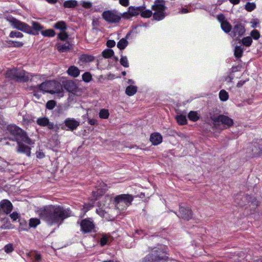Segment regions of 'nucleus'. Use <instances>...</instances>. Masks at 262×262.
<instances>
[{"mask_svg":"<svg viewBox=\"0 0 262 262\" xmlns=\"http://www.w3.org/2000/svg\"><path fill=\"white\" fill-rule=\"evenodd\" d=\"M39 216L50 225H59L71 215V211L60 206L49 205L39 209Z\"/></svg>","mask_w":262,"mask_h":262,"instance_id":"obj_1","label":"nucleus"},{"mask_svg":"<svg viewBox=\"0 0 262 262\" xmlns=\"http://www.w3.org/2000/svg\"><path fill=\"white\" fill-rule=\"evenodd\" d=\"M8 129L10 134L15 137L18 145L17 151L30 156L31 147L33 146L34 142L28 137L25 132L16 125H10Z\"/></svg>","mask_w":262,"mask_h":262,"instance_id":"obj_2","label":"nucleus"},{"mask_svg":"<svg viewBox=\"0 0 262 262\" xmlns=\"http://www.w3.org/2000/svg\"><path fill=\"white\" fill-rule=\"evenodd\" d=\"M172 259L168 256V248L163 245H159L151 249V253L147 255L142 262H171Z\"/></svg>","mask_w":262,"mask_h":262,"instance_id":"obj_3","label":"nucleus"},{"mask_svg":"<svg viewBox=\"0 0 262 262\" xmlns=\"http://www.w3.org/2000/svg\"><path fill=\"white\" fill-rule=\"evenodd\" d=\"M5 19L14 28L29 34H32L33 35L37 34V32L35 33L33 32L32 28L28 25L16 19L11 15L7 16L5 17ZM32 26L33 30L36 32H38L43 28L40 24L36 21H32Z\"/></svg>","mask_w":262,"mask_h":262,"instance_id":"obj_4","label":"nucleus"},{"mask_svg":"<svg viewBox=\"0 0 262 262\" xmlns=\"http://www.w3.org/2000/svg\"><path fill=\"white\" fill-rule=\"evenodd\" d=\"M152 9L155 11L153 17L157 20L163 19L165 16V3L163 1L158 0L155 2L152 6ZM141 16L144 18H149L152 15V12L150 10H145V7L142 6V11L140 13Z\"/></svg>","mask_w":262,"mask_h":262,"instance_id":"obj_5","label":"nucleus"},{"mask_svg":"<svg viewBox=\"0 0 262 262\" xmlns=\"http://www.w3.org/2000/svg\"><path fill=\"white\" fill-rule=\"evenodd\" d=\"M37 88L43 92L56 94L59 98L63 96V89L62 85L59 82L56 81H48L42 82Z\"/></svg>","mask_w":262,"mask_h":262,"instance_id":"obj_6","label":"nucleus"},{"mask_svg":"<svg viewBox=\"0 0 262 262\" xmlns=\"http://www.w3.org/2000/svg\"><path fill=\"white\" fill-rule=\"evenodd\" d=\"M134 197L129 194H122L116 195L114 199L115 209L118 212L125 210L132 204Z\"/></svg>","mask_w":262,"mask_h":262,"instance_id":"obj_7","label":"nucleus"},{"mask_svg":"<svg viewBox=\"0 0 262 262\" xmlns=\"http://www.w3.org/2000/svg\"><path fill=\"white\" fill-rule=\"evenodd\" d=\"M210 118L215 128H219L221 124L228 127L233 124V120L227 116L220 115L218 116H211Z\"/></svg>","mask_w":262,"mask_h":262,"instance_id":"obj_8","label":"nucleus"},{"mask_svg":"<svg viewBox=\"0 0 262 262\" xmlns=\"http://www.w3.org/2000/svg\"><path fill=\"white\" fill-rule=\"evenodd\" d=\"M121 14L113 11H106L102 13V17L106 21L111 23H118L121 18Z\"/></svg>","mask_w":262,"mask_h":262,"instance_id":"obj_9","label":"nucleus"},{"mask_svg":"<svg viewBox=\"0 0 262 262\" xmlns=\"http://www.w3.org/2000/svg\"><path fill=\"white\" fill-rule=\"evenodd\" d=\"M81 230L84 233H89L95 231V227L93 221L91 219H84L80 223Z\"/></svg>","mask_w":262,"mask_h":262,"instance_id":"obj_10","label":"nucleus"},{"mask_svg":"<svg viewBox=\"0 0 262 262\" xmlns=\"http://www.w3.org/2000/svg\"><path fill=\"white\" fill-rule=\"evenodd\" d=\"M245 32V29L244 26L241 24H237L234 25V27L231 31L230 35L235 39H238L239 37L243 36Z\"/></svg>","mask_w":262,"mask_h":262,"instance_id":"obj_11","label":"nucleus"},{"mask_svg":"<svg viewBox=\"0 0 262 262\" xmlns=\"http://www.w3.org/2000/svg\"><path fill=\"white\" fill-rule=\"evenodd\" d=\"M37 75L33 77V76L28 72L22 70H18L16 75V80L18 81L26 82L29 80H32L33 78H37Z\"/></svg>","mask_w":262,"mask_h":262,"instance_id":"obj_12","label":"nucleus"},{"mask_svg":"<svg viewBox=\"0 0 262 262\" xmlns=\"http://www.w3.org/2000/svg\"><path fill=\"white\" fill-rule=\"evenodd\" d=\"M142 11V6L134 7L130 6L127 13L123 14V16L126 18H129L130 17L135 16L140 14Z\"/></svg>","mask_w":262,"mask_h":262,"instance_id":"obj_13","label":"nucleus"},{"mask_svg":"<svg viewBox=\"0 0 262 262\" xmlns=\"http://www.w3.org/2000/svg\"><path fill=\"white\" fill-rule=\"evenodd\" d=\"M178 216L189 220L192 217V212L189 207H180L179 215Z\"/></svg>","mask_w":262,"mask_h":262,"instance_id":"obj_14","label":"nucleus"},{"mask_svg":"<svg viewBox=\"0 0 262 262\" xmlns=\"http://www.w3.org/2000/svg\"><path fill=\"white\" fill-rule=\"evenodd\" d=\"M64 124L66 126L71 130L76 129L80 125L79 122L76 120L74 118H67L64 121Z\"/></svg>","mask_w":262,"mask_h":262,"instance_id":"obj_15","label":"nucleus"},{"mask_svg":"<svg viewBox=\"0 0 262 262\" xmlns=\"http://www.w3.org/2000/svg\"><path fill=\"white\" fill-rule=\"evenodd\" d=\"M224 17L223 15H219L218 19L221 23V26L222 30L225 33H229L231 31V25L226 20H224Z\"/></svg>","mask_w":262,"mask_h":262,"instance_id":"obj_16","label":"nucleus"},{"mask_svg":"<svg viewBox=\"0 0 262 262\" xmlns=\"http://www.w3.org/2000/svg\"><path fill=\"white\" fill-rule=\"evenodd\" d=\"M1 209L7 214L9 213L12 210V205L8 200H4L0 203Z\"/></svg>","mask_w":262,"mask_h":262,"instance_id":"obj_17","label":"nucleus"},{"mask_svg":"<svg viewBox=\"0 0 262 262\" xmlns=\"http://www.w3.org/2000/svg\"><path fill=\"white\" fill-rule=\"evenodd\" d=\"M36 122L38 125L41 126H48L49 129L53 128L54 125L52 123L50 122L49 120L46 117L39 118L37 119Z\"/></svg>","mask_w":262,"mask_h":262,"instance_id":"obj_18","label":"nucleus"},{"mask_svg":"<svg viewBox=\"0 0 262 262\" xmlns=\"http://www.w3.org/2000/svg\"><path fill=\"white\" fill-rule=\"evenodd\" d=\"M150 141L154 145L160 144L162 141V137L159 133L151 134L150 137Z\"/></svg>","mask_w":262,"mask_h":262,"instance_id":"obj_19","label":"nucleus"},{"mask_svg":"<svg viewBox=\"0 0 262 262\" xmlns=\"http://www.w3.org/2000/svg\"><path fill=\"white\" fill-rule=\"evenodd\" d=\"M71 45L69 42H66L64 43L59 42L57 45V50L60 52H66L71 49Z\"/></svg>","mask_w":262,"mask_h":262,"instance_id":"obj_20","label":"nucleus"},{"mask_svg":"<svg viewBox=\"0 0 262 262\" xmlns=\"http://www.w3.org/2000/svg\"><path fill=\"white\" fill-rule=\"evenodd\" d=\"M68 73L69 75L74 77H77L80 74V71L78 68L75 66H71L68 70Z\"/></svg>","mask_w":262,"mask_h":262,"instance_id":"obj_21","label":"nucleus"},{"mask_svg":"<svg viewBox=\"0 0 262 262\" xmlns=\"http://www.w3.org/2000/svg\"><path fill=\"white\" fill-rule=\"evenodd\" d=\"M18 70L13 69L9 70L6 73V76L10 79L16 80V75L17 74Z\"/></svg>","mask_w":262,"mask_h":262,"instance_id":"obj_22","label":"nucleus"},{"mask_svg":"<svg viewBox=\"0 0 262 262\" xmlns=\"http://www.w3.org/2000/svg\"><path fill=\"white\" fill-rule=\"evenodd\" d=\"M137 91V88L136 86L130 85L126 88L125 90L126 94L129 96L135 94Z\"/></svg>","mask_w":262,"mask_h":262,"instance_id":"obj_23","label":"nucleus"},{"mask_svg":"<svg viewBox=\"0 0 262 262\" xmlns=\"http://www.w3.org/2000/svg\"><path fill=\"white\" fill-rule=\"evenodd\" d=\"M176 119L179 125H184L187 123V119L185 115H177L176 116Z\"/></svg>","mask_w":262,"mask_h":262,"instance_id":"obj_24","label":"nucleus"},{"mask_svg":"<svg viewBox=\"0 0 262 262\" xmlns=\"http://www.w3.org/2000/svg\"><path fill=\"white\" fill-rule=\"evenodd\" d=\"M94 60V57L90 55L83 54L80 57V60L82 62H90Z\"/></svg>","mask_w":262,"mask_h":262,"instance_id":"obj_25","label":"nucleus"},{"mask_svg":"<svg viewBox=\"0 0 262 262\" xmlns=\"http://www.w3.org/2000/svg\"><path fill=\"white\" fill-rule=\"evenodd\" d=\"M54 27L57 29L60 30L61 31H66L67 26L63 21H60L55 24Z\"/></svg>","mask_w":262,"mask_h":262,"instance_id":"obj_26","label":"nucleus"},{"mask_svg":"<svg viewBox=\"0 0 262 262\" xmlns=\"http://www.w3.org/2000/svg\"><path fill=\"white\" fill-rule=\"evenodd\" d=\"M105 209H106V207L104 208V209H103L102 208H99L98 209H97V213L101 217H104L107 220H112V219H111L110 217H107V215L108 212L105 210Z\"/></svg>","mask_w":262,"mask_h":262,"instance_id":"obj_27","label":"nucleus"},{"mask_svg":"<svg viewBox=\"0 0 262 262\" xmlns=\"http://www.w3.org/2000/svg\"><path fill=\"white\" fill-rule=\"evenodd\" d=\"M219 98L222 101H226L229 98L228 93L224 90H222L219 93Z\"/></svg>","mask_w":262,"mask_h":262,"instance_id":"obj_28","label":"nucleus"},{"mask_svg":"<svg viewBox=\"0 0 262 262\" xmlns=\"http://www.w3.org/2000/svg\"><path fill=\"white\" fill-rule=\"evenodd\" d=\"M40 223V220L37 218H31L29 220V227L30 228H35Z\"/></svg>","mask_w":262,"mask_h":262,"instance_id":"obj_29","label":"nucleus"},{"mask_svg":"<svg viewBox=\"0 0 262 262\" xmlns=\"http://www.w3.org/2000/svg\"><path fill=\"white\" fill-rule=\"evenodd\" d=\"M77 4V1H73V0H70V1H65L63 3V6L65 8H74L75 6H76Z\"/></svg>","mask_w":262,"mask_h":262,"instance_id":"obj_30","label":"nucleus"},{"mask_svg":"<svg viewBox=\"0 0 262 262\" xmlns=\"http://www.w3.org/2000/svg\"><path fill=\"white\" fill-rule=\"evenodd\" d=\"M188 118L192 121H196L199 119V116L196 112L191 111L188 115Z\"/></svg>","mask_w":262,"mask_h":262,"instance_id":"obj_31","label":"nucleus"},{"mask_svg":"<svg viewBox=\"0 0 262 262\" xmlns=\"http://www.w3.org/2000/svg\"><path fill=\"white\" fill-rule=\"evenodd\" d=\"M243 52V48L242 46H236L234 49V55L237 58H239L242 56Z\"/></svg>","mask_w":262,"mask_h":262,"instance_id":"obj_32","label":"nucleus"},{"mask_svg":"<svg viewBox=\"0 0 262 262\" xmlns=\"http://www.w3.org/2000/svg\"><path fill=\"white\" fill-rule=\"evenodd\" d=\"M41 33L43 36L48 37H53L55 35V31L52 29H48L42 31Z\"/></svg>","mask_w":262,"mask_h":262,"instance_id":"obj_33","label":"nucleus"},{"mask_svg":"<svg viewBox=\"0 0 262 262\" xmlns=\"http://www.w3.org/2000/svg\"><path fill=\"white\" fill-rule=\"evenodd\" d=\"M110 113L106 109H101L99 113V117L102 119H107L109 117Z\"/></svg>","mask_w":262,"mask_h":262,"instance_id":"obj_34","label":"nucleus"},{"mask_svg":"<svg viewBox=\"0 0 262 262\" xmlns=\"http://www.w3.org/2000/svg\"><path fill=\"white\" fill-rule=\"evenodd\" d=\"M128 44V42L125 38L121 39L117 43V47L120 50L125 48Z\"/></svg>","mask_w":262,"mask_h":262,"instance_id":"obj_35","label":"nucleus"},{"mask_svg":"<svg viewBox=\"0 0 262 262\" xmlns=\"http://www.w3.org/2000/svg\"><path fill=\"white\" fill-rule=\"evenodd\" d=\"M114 51L112 49H105L102 52V55L104 58H108L113 56Z\"/></svg>","mask_w":262,"mask_h":262,"instance_id":"obj_36","label":"nucleus"},{"mask_svg":"<svg viewBox=\"0 0 262 262\" xmlns=\"http://www.w3.org/2000/svg\"><path fill=\"white\" fill-rule=\"evenodd\" d=\"M256 7V5L254 3H247L245 5V9L248 12H251Z\"/></svg>","mask_w":262,"mask_h":262,"instance_id":"obj_37","label":"nucleus"},{"mask_svg":"<svg viewBox=\"0 0 262 262\" xmlns=\"http://www.w3.org/2000/svg\"><path fill=\"white\" fill-rule=\"evenodd\" d=\"M252 42V39L251 37H246L243 38L242 39V43L245 46H250L251 45Z\"/></svg>","mask_w":262,"mask_h":262,"instance_id":"obj_38","label":"nucleus"},{"mask_svg":"<svg viewBox=\"0 0 262 262\" xmlns=\"http://www.w3.org/2000/svg\"><path fill=\"white\" fill-rule=\"evenodd\" d=\"M242 200H244V201H247L248 202H251V204L257 205L255 198L254 197L250 196L249 195H246L242 198Z\"/></svg>","mask_w":262,"mask_h":262,"instance_id":"obj_39","label":"nucleus"},{"mask_svg":"<svg viewBox=\"0 0 262 262\" xmlns=\"http://www.w3.org/2000/svg\"><path fill=\"white\" fill-rule=\"evenodd\" d=\"M120 62L121 64L123 67L126 68L129 67V63L126 56H122Z\"/></svg>","mask_w":262,"mask_h":262,"instance_id":"obj_40","label":"nucleus"},{"mask_svg":"<svg viewBox=\"0 0 262 262\" xmlns=\"http://www.w3.org/2000/svg\"><path fill=\"white\" fill-rule=\"evenodd\" d=\"M9 36L11 38H21L23 37V34L17 31H12L9 34Z\"/></svg>","mask_w":262,"mask_h":262,"instance_id":"obj_41","label":"nucleus"},{"mask_svg":"<svg viewBox=\"0 0 262 262\" xmlns=\"http://www.w3.org/2000/svg\"><path fill=\"white\" fill-rule=\"evenodd\" d=\"M58 37L61 41H64L68 38V35L66 31H63L58 34Z\"/></svg>","mask_w":262,"mask_h":262,"instance_id":"obj_42","label":"nucleus"},{"mask_svg":"<svg viewBox=\"0 0 262 262\" xmlns=\"http://www.w3.org/2000/svg\"><path fill=\"white\" fill-rule=\"evenodd\" d=\"M82 79L86 82H90L92 79V76L89 72H85L82 75Z\"/></svg>","mask_w":262,"mask_h":262,"instance_id":"obj_43","label":"nucleus"},{"mask_svg":"<svg viewBox=\"0 0 262 262\" xmlns=\"http://www.w3.org/2000/svg\"><path fill=\"white\" fill-rule=\"evenodd\" d=\"M110 241V238L106 235H104L100 239V245L102 246L106 245Z\"/></svg>","mask_w":262,"mask_h":262,"instance_id":"obj_44","label":"nucleus"},{"mask_svg":"<svg viewBox=\"0 0 262 262\" xmlns=\"http://www.w3.org/2000/svg\"><path fill=\"white\" fill-rule=\"evenodd\" d=\"M30 257L34 258L35 260H36L37 262L41 260L40 254L35 251L30 253Z\"/></svg>","mask_w":262,"mask_h":262,"instance_id":"obj_45","label":"nucleus"},{"mask_svg":"<svg viewBox=\"0 0 262 262\" xmlns=\"http://www.w3.org/2000/svg\"><path fill=\"white\" fill-rule=\"evenodd\" d=\"M250 35L254 39H258L260 37V33L257 30L252 31Z\"/></svg>","mask_w":262,"mask_h":262,"instance_id":"obj_46","label":"nucleus"},{"mask_svg":"<svg viewBox=\"0 0 262 262\" xmlns=\"http://www.w3.org/2000/svg\"><path fill=\"white\" fill-rule=\"evenodd\" d=\"M56 102L54 100H50L47 102L46 107L49 110H52L55 106Z\"/></svg>","mask_w":262,"mask_h":262,"instance_id":"obj_47","label":"nucleus"},{"mask_svg":"<svg viewBox=\"0 0 262 262\" xmlns=\"http://www.w3.org/2000/svg\"><path fill=\"white\" fill-rule=\"evenodd\" d=\"M93 206V204H91V203L85 204L83 206V208L82 209L84 213H85Z\"/></svg>","mask_w":262,"mask_h":262,"instance_id":"obj_48","label":"nucleus"},{"mask_svg":"<svg viewBox=\"0 0 262 262\" xmlns=\"http://www.w3.org/2000/svg\"><path fill=\"white\" fill-rule=\"evenodd\" d=\"M5 251L7 253H10L13 251V248L11 244H7L4 247Z\"/></svg>","mask_w":262,"mask_h":262,"instance_id":"obj_49","label":"nucleus"},{"mask_svg":"<svg viewBox=\"0 0 262 262\" xmlns=\"http://www.w3.org/2000/svg\"><path fill=\"white\" fill-rule=\"evenodd\" d=\"M81 6L85 8H90L92 7V3L90 2L84 1L81 3Z\"/></svg>","mask_w":262,"mask_h":262,"instance_id":"obj_50","label":"nucleus"},{"mask_svg":"<svg viewBox=\"0 0 262 262\" xmlns=\"http://www.w3.org/2000/svg\"><path fill=\"white\" fill-rule=\"evenodd\" d=\"M10 216L13 221H16L19 217L18 214L17 212H14L10 215Z\"/></svg>","mask_w":262,"mask_h":262,"instance_id":"obj_51","label":"nucleus"},{"mask_svg":"<svg viewBox=\"0 0 262 262\" xmlns=\"http://www.w3.org/2000/svg\"><path fill=\"white\" fill-rule=\"evenodd\" d=\"M116 45V42L113 40H109L107 41L106 45L109 48H112Z\"/></svg>","mask_w":262,"mask_h":262,"instance_id":"obj_52","label":"nucleus"},{"mask_svg":"<svg viewBox=\"0 0 262 262\" xmlns=\"http://www.w3.org/2000/svg\"><path fill=\"white\" fill-rule=\"evenodd\" d=\"M233 79V76L231 74L227 76L225 78V81L227 83H231L232 82V80Z\"/></svg>","mask_w":262,"mask_h":262,"instance_id":"obj_53","label":"nucleus"},{"mask_svg":"<svg viewBox=\"0 0 262 262\" xmlns=\"http://www.w3.org/2000/svg\"><path fill=\"white\" fill-rule=\"evenodd\" d=\"M12 43L13 47L18 48L22 47L24 45V43L20 41H12Z\"/></svg>","mask_w":262,"mask_h":262,"instance_id":"obj_54","label":"nucleus"},{"mask_svg":"<svg viewBox=\"0 0 262 262\" xmlns=\"http://www.w3.org/2000/svg\"><path fill=\"white\" fill-rule=\"evenodd\" d=\"M88 122L90 124L92 125H95L97 124V121L94 119H89Z\"/></svg>","mask_w":262,"mask_h":262,"instance_id":"obj_55","label":"nucleus"},{"mask_svg":"<svg viewBox=\"0 0 262 262\" xmlns=\"http://www.w3.org/2000/svg\"><path fill=\"white\" fill-rule=\"evenodd\" d=\"M119 3L123 6H127L128 5L129 2L128 0H119Z\"/></svg>","mask_w":262,"mask_h":262,"instance_id":"obj_56","label":"nucleus"},{"mask_svg":"<svg viewBox=\"0 0 262 262\" xmlns=\"http://www.w3.org/2000/svg\"><path fill=\"white\" fill-rule=\"evenodd\" d=\"M259 23V21L258 19H254L252 22H251L252 25L251 27L252 28H255L256 25Z\"/></svg>","mask_w":262,"mask_h":262,"instance_id":"obj_57","label":"nucleus"},{"mask_svg":"<svg viewBox=\"0 0 262 262\" xmlns=\"http://www.w3.org/2000/svg\"><path fill=\"white\" fill-rule=\"evenodd\" d=\"M246 80H241L237 83L236 86L237 88L242 87L244 85V84L246 82Z\"/></svg>","mask_w":262,"mask_h":262,"instance_id":"obj_58","label":"nucleus"},{"mask_svg":"<svg viewBox=\"0 0 262 262\" xmlns=\"http://www.w3.org/2000/svg\"><path fill=\"white\" fill-rule=\"evenodd\" d=\"M45 157V154L43 152L39 151L37 152V157L38 158H42Z\"/></svg>","mask_w":262,"mask_h":262,"instance_id":"obj_59","label":"nucleus"},{"mask_svg":"<svg viewBox=\"0 0 262 262\" xmlns=\"http://www.w3.org/2000/svg\"><path fill=\"white\" fill-rule=\"evenodd\" d=\"M189 12V10L187 8H182L181 11H180V13H187Z\"/></svg>","mask_w":262,"mask_h":262,"instance_id":"obj_60","label":"nucleus"},{"mask_svg":"<svg viewBox=\"0 0 262 262\" xmlns=\"http://www.w3.org/2000/svg\"><path fill=\"white\" fill-rule=\"evenodd\" d=\"M106 190V188L98 189L97 193L101 194V193L104 192Z\"/></svg>","mask_w":262,"mask_h":262,"instance_id":"obj_61","label":"nucleus"},{"mask_svg":"<svg viewBox=\"0 0 262 262\" xmlns=\"http://www.w3.org/2000/svg\"><path fill=\"white\" fill-rule=\"evenodd\" d=\"M232 4H233V5H236V4H238L239 2H240V0H229Z\"/></svg>","mask_w":262,"mask_h":262,"instance_id":"obj_62","label":"nucleus"},{"mask_svg":"<svg viewBox=\"0 0 262 262\" xmlns=\"http://www.w3.org/2000/svg\"><path fill=\"white\" fill-rule=\"evenodd\" d=\"M46 1L51 4H55L57 2V0H46Z\"/></svg>","mask_w":262,"mask_h":262,"instance_id":"obj_63","label":"nucleus"},{"mask_svg":"<svg viewBox=\"0 0 262 262\" xmlns=\"http://www.w3.org/2000/svg\"><path fill=\"white\" fill-rule=\"evenodd\" d=\"M105 199H106V201L111 202V200H112V198L110 196H107L105 197Z\"/></svg>","mask_w":262,"mask_h":262,"instance_id":"obj_64","label":"nucleus"}]
</instances>
